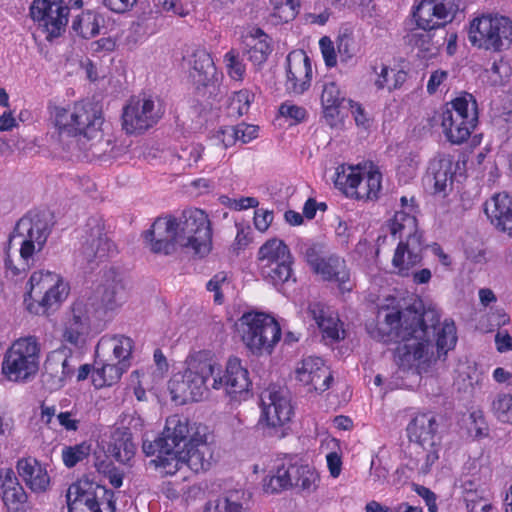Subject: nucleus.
Listing matches in <instances>:
<instances>
[{"label": "nucleus", "instance_id": "obj_61", "mask_svg": "<svg viewBox=\"0 0 512 512\" xmlns=\"http://www.w3.org/2000/svg\"><path fill=\"white\" fill-rule=\"evenodd\" d=\"M97 471L108 480H123L125 474L122 470L117 468L111 461L103 460L96 464Z\"/></svg>", "mask_w": 512, "mask_h": 512}, {"label": "nucleus", "instance_id": "obj_32", "mask_svg": "<svg viewBox=\"0 0 512 512\" xmlns=\"http://www.w3.org/2000/svg\"><path fill=\"white\" fill-rule=\"evenodd\" d=\"M314 273L320 275L325 281L337 282L342 291L350 290L345 286L350 279L345 260L335 254L326 256Z\"/></svg>", "mask_w": 512, "mask_h": 512}, {"label": "nucleus", "instance_id": "obj_46", "mask_svg": "<svg viewBox=\"0 0 512 512\" xmlns=\"http://www.w3.org/2000/svg\"><path fill=\"white\" fill-rule=\"evenodd\" d=\"M381 189V173L378 171H369L363 178L361 190L354 191L357 198L374 199L378 197Z\"/></svg>", "mask_w": 512, "mask_h": 512}, {"label": "nucleus", "instance_id": "obj_41", "mask_svg": "<svg viewBox=\"0 0 512 512\" xmlns=\"http://www.w3.org/2000/svg\"><path fill=\"white\" fill-rule=\"evenodd\" d=\"M262 277L274 286L282 285L292 276V259L261 267Z\"/></svg>", "mask_w": 512, "mask_h": 512}, {"label": "nucleus", "instance_id": "obj_30", "mask_svg": "<svg viewBox=\"0 0 512 512\" xmlns=\"http://www.w3.org/2000/svg\"><path fill=\"white\" fill-rule=\"evenodd\" d=\"M429 171L432 177L429 181L433 182V193L446 195L448 187L452 186L455 175V167L451 157L444 156L435 159L430 163Z\"/></svg>", "mask_w": 512, "mask_h": 512}, {"label": "nucleus", "instance_id": "obj_6", "mask_svg": "<svg viewBox=\"0 0 512 512\" xmlns=\"http://www.w3.org/2000/svg\"><path fill=\"white\" fill-rule=\"evenodd\" d=\"M24 303L35 315H48L68 297L69 286L56 273L35 271L26 285Z\"/></svg>", "mask_w": 512, "mask_h": 512}, {"label": "nucleus", "instance_id": "obj_36", "mask_svg": "<svg viewBox=\"0 0 512 512\" xmlns=\"http://www.w3.org/2000/svg\"><path fill=\"white\" fill-rule=\"evenodd\" d=\"M345 101V96L335 82L331 81L323 85L321 104L324 117L330 125H332V121L338 116L339 108Z\"/></svg>", "mask_w": 512, "mask_h": 512}, {"label": "nucleus", "instance_id": "obj_62", "mask_svg": "<svg viewBox=\"0 0 512 512\" xmlns=\"http://www.w3.org/2000/svg\"><path fill=\"white\" fill-rule=\"evenodd\" d=\"M347 103L354 117L356 125L361 126L363 128H368L370 126V119L363 106L360 103L355 102L351 99H348Z\"/></svg>", "mask_w": 512, "mask_h": 512}, {"label": "nucleus", "instance_id": "obj_45", "mask_svg": "<svg viewBox=\"0 0 512 512\" xmlns=\"http://www.w3.org/2000/svg\"><path fill=\"white\" fill-rule=\"evenodd\" d=\"M342 171L337 169V176L335 179V185L339 187H345L346 189L361 190L363 186V177L360 172L356 171L355 168L349 166L347 169L342 166Z\"/></svg>", "mask_w": 512, "mask_h": 512}, {"label": "nucleus", "instance_id": "obj_1", "mask_svg": "<svg viewBox=\"0 0 512 512\" xmlns=\"http://www.w3.org/2000/svg\"><path fill=\"white\" fill-rule=\"evenodd\" d=\"M367 332L373 339L382 342H400L396 349L397 364L410 368L416 362L430 365L443 359L457 342L453 321L440 322L435 307L425 308L421 300L402 310L387 313L383 323L366 324Z\"/></svg>", "mask_w": 512, "mask_h": 512}, {"label": "nucleus", "instance_id": "obj_35", "mask_svg": "<svg viewBox=\"0 0 512 512\" xmlns=\"http://www.w3.org/2000/svg\"><path fill=\"white\" fill-rule=\"evenodd\" d=\"M307 314L316 322L324 338L331 341H338L340 339L338 330L339 319L327 316L323 304L311 303L308 306Z\"/></svg>", "mask_w": 512, "mask_h": 512}, {"label": "nucleus", "instance_id": "obj_33", "mask_svg": "<svg viewBox=\"0 0 512 512\" xmlns=\"http://www.w3.org/2000/svg\"><path fill=\"white\" fill-rule=\"evenodd\" d=\"M104 22V17L99 12L85 10L74 16L71 29L77 36L91 39L99 35Z\"/></svg>", "mask_w": 512, "mask_h": 512}, {"label": "nucleus", "instance_id": "obj_64", "mask_svg": "<svg viewBox=\"0 0 512 512\" xmlns=\"http://www.w3.org/2000/svg\"><path fill=\"white\" fill-rule=\"evenodd\" d=\"M413 490L424 499L429 512H437L438 506L436 503V495L429 488H426L422 485H418L413 482Z\"/></svg>", "mask_w": 512, "mask_h": 512}, {"label": "nucleus", "instance_id": "obj_7", "mask_svg": "<svg viewBox=\"0 0 512 512\" xmlns=\"http://www.w3.org/2000/svg\"><path fill=\"white\" fill-rule=\"evenodd\" d=\"M202 426L191 425L186 417L172 415L166 419L162 433L153 441H143L142 450L147 456L156 458L151 462L161 469V462L166 457L177 455L185 443L193 437L196 429L202 430Z\"/></svg>", "mask_w": 512, "mask_h": 512}, {"label": "nucleus", "instance_id": "obj_26", "mask_svg": "<svg viewBox=\"0 0 512 512\" xmlns=\"http://www.w3.org/2000/svg\"><path fill=\"white\" fill-rule=\"evenodd\" d=\"M484 211L498 229L512 236V198L498 193L485 203Z\"/></svg>", "mask_w": 512, "mask_h": 512}, {"label": "nucleus", "instance_id": "obj_49", "mask_svg": "<svg viewBox=\"0 0 512 512\" xmlns=\"http://www.w3.org/2000/svg\"><path fill=\"white\" fill-rule=\"evenodd\" d=\"M220 497L233 507L235 511L244 512L248 509L251 494L244 489H228Z\"/></svg>", "mask_w": 512, "mask_h": 512}, {"label": "nucleus", "instance_id": "obj_23", "mask_svg": "<svg viewBox=\"0 0 512 512\" xmlns=\"http://www.w3.org/2000/svg\"><path fill=\"white\" fill-rule=\"evenodd\" d=\"M295 373L298 381L320 393L328 390L333 382L332 373L320 357L304 358Z\"/></svg>", "mask_w": 512, "mask_h": 512}, {"label": "nucleus", "instance_id": "obj_9", "mask_svg": "<svg viewBox=\"0 0 512 512\" xmlns=\"http://www.w3.org/2000/svg\"><path fill=\"white\" fill-rule=\"evenodd\" d=\"M213 450L207 441L206 427L196 429L192 438L185 443L177 455L166 457L161 462V470L165 476H173L183 467L195 474L206 472L211 468Z\"/></svg>", "mask_w": 512, "mask_h": 512}, {"label": "nucleus", "instance_id": "obj_18", "mask_svg": "<svg viewBox=\"0 0 512 512\" xmlns=\"http://www.w3.org/2000/svg\"><path fill=\"white\" fill-rule=\"evenodd\" d=\"M144 241L154 254L171 255L180 247L176 217H158L151 228L143 233Z\"/></svg>", "mask_w": 512, "mask_h": 512}, {"label": "nucleus", "instance_id": "obj_34", "mask_svg": "<svg viewBox=\"0 0 512 512\" xmlns=\"http://www.w3.org/2000/svg\"><path fill=\"white\" fill-rule=\"evenodd\" d=\"M244 43L246 47L245 52L254 65L263 64L272 51L268 42V36L260 28L254 29L250 35H247Z\"/></svg>", "mask_w": 512, "mask_h": 512}, {"label": "nucleus", "instance_id": "obj_31", "mask_svg": "<svg viewBox=\"0 0 512 512\" xmlns=\"http://www.w3.org/2000/svg\"><path fill=\"white\" fill-rule=\"evenodd\" d=\"M275 468L276 472L269 480H317L321 477L314 467L298 461L293 462L292 458H286Z\"/></svg>", "mask_w": 512, "mask_h": 512}, {"label": "nucleus", "instance_id": "obj_4", "mask_svg": "<svg viewBox=\"0 0 512 512\" xmlns=\"http://www.w3.org/2000/svg\"><path fill=\"white\" fill-rule=\"evenodd\" d=\"M401 205L408 209L395 212L393 218L389 221L388 226L390 233L395 236L399 234L400 240L395 250L392 264L398 269L400 276H408L409 270L420 264L423 255L422 252L426 248L423 238V232L419 230L418 221L415 215L411 214L414 209L413 204L408 206V200L405 196L401 198ZM411 203L414 199H410Z\"/></svg>", "mask_w": 512, "mask_h": 512}, {"label": "nucleus", "instance_id": "obj_2", "mask_svg": "<svg viewBox=\"0 0 512 512\" xmlns=\"http://www.w3.org/2000/svg\"><path fill=\"white\" fill-rule=\"evenodd\" d=\"M186 382L189 383L195 401L202 400L209 391L208 381L212 377V388L223 389L231 398L237 394L247 393L251 386L248 370L242 366L237 357L228 359L225 372L215 375V365L205 354L199 352L191 356L185 369Z\"/></svg>", "mask_w": 512, "mask_h": 512}, {"label": "nucleus", "instance_id": "obj_22", "mask_svg": "<svg viewBox=\"0 0 512 512\" xmlns=\"http://www.w3.org/2000/svg\"><path fill=\"white\" fill-rule=\"evenodd\" d=\"M458 9L459 6L422 0L413 12V17L418 28H445L446 24L453 20Z\"/></svg>", "mask_w": 512, "mask_h": 512}, {"label": "nucleus", "instance_id": "obj_29", "mask_svg": "<svg viewBox=\"0 0 512 512\" xmlns=\"http://www.w3.org/2000/svg\"><path fill=\"white\" fill-rule=\"evenodd\" d=\"M190 77L197 88L206 87L216 74L211 55L205 49H197L191 55Z\"/></svg>", "mask_w": 512, "mask_h": 512}, {"label": "nucleus", "instance_id": "obj_52", "mask_svg": "<svg viewBox=\"0 0 512 512\" xmlns=\"http://www.w3.org/2000/svg\"><path fill=\"white\" fill-rule=\"evenodd\" d=\"M324 248H325L324 245H322L320 243L304 245L301 248V252L304 256V259L307 262V264L310 266V268L312 269L313 272L321 264L323 259L326 257Z\"/></svg>", "mask_w": 512, "mask_h": 512}, {"label": "nucleus", "instance_id": "obj_54", "mask_svg": "<svg viewBox=\"0 0 512 512\" xmlns=\"http://www.w3.org/2000/svg\"><path fill=\"white\" fill-rule=\"evenodd\" d=\"M224 62L226 64L228 74L235 80L242 79L245 73V65L239 57V52L231 49L224 55Z\"/></svg>", "mask_w": 512, "mask_h": 512}, {"label": "nucleus", "instance_id": "obj_43", "mask_svg": "<svg viewBox=\"0 0 512 512\" xmlns=\"http://www.w3.org/2000/svg\"><path fill=\"white\" fill-rule=\"evenodd\" d=\"M16 469L22 480H44L47 476L46 469L32 457L18 460Z\"/></svg>", "mask_w": 512, "mask_h": 512}, {"label": "nucleus", "instance_id": "obj_60", "mask_svg": "<svg viewBox=\"0 0 512 512\" xmlns=\"http://www.w3.org/2000/svg\"><path fill=\"white\" fill-rule=\"evenodd\" d=\"M97 471L108 480H123L125 474L122 470L117 468L111 461L103 460L96 464Z\"/></svg>", "mask_w": 512, "mask_h": 512}, {"label": "nucleus", "instance_id": "obj_47", "mask_svg": "<svg viewBox=\"0 0 512 512\" xmlns=\"http://www.w3.org/2000/svg\"><path fill=\"white\" fill-rule=\"evenodd\" d=\"M253 98L254 94H252L247 89H242L235 92L228 106L229 115L242 116L246 114L249 110Z\"/></svg>", "mask_w": 512, "mask_h": 512}, {"label": "nucleus", "instance_id": "obj_15", "mask_svg": "<svg viewBox=\"0 0 512 512\" xmlns=\"http://www.w3.org/2000/svg\"><path fill=\"white\" fill-rule=\"evenodd\" d=\"M78 364L77 357L66 346H61L48 353L43 366L41 381L49 391L61 389L70 379Z\"/></svg>", "mask_w": 512, "mask_h": 512}, {"label": "nucleus", "instance_id": "obj_13", "mask_svg": "<svg viewBox=\"0 0 512 512\" xmlns=\"http://www.w3.org/2000/svg\"><path fill=\"white\" fill-rule=\"evenodd\" d=\"M468 38L473 46L500 52L512 43V21L505 16L482 15L471 22Z\"/></svg>", "mask_w": 512, "mask_h": 512}, {"label": "nucleus", "instance_id": "obj_12", "mask_svg": "<svg viewBox=\"0 0 512 512\" xmlns=\"http://www.w3.org/2000/svg\"><path fill=\"white\" fill-rule=\"evenodd\" d=\"M68 512H115L114 492L98 482H73L66 493Z\"/></svg>", "mask_w": 512, "mask_h": 512}, {"label": "nucleus", "instance_id": "obj_5", "mask_svg": "<svg viewBox=\"0 0 512 512\" xmlns=\"http://www.w3.org/2000/svg\"><path fill=\"white\" fill-rule=\"evenodd\" d=\"M54 122L59 135L77 137L75 142L91 141L85 149L100 144L104 138V118L101 107L91 101L76 103L72 109L54 108Z\"/></svg>", "mask_w": 512, "mask_h": 512}, {"label": "nucleus", "instance_id": "obj_8", "mask_svg": "<svg viewBox=\"0 0 512 512\" xmlns=\"http://www.w3.org/2000/svg\"><path fill=\"white\" fill-rule=\"evenodd\" d=\"M242 341L255 355L271 354L281 338V327L276 319L262 312L244 313L240 318Z\"/></svg>", "mask_w": 512, "mask_h": 512}, {"label": "nucleus", "instance_id": "obj_37", "mask_svg": "<svg viewBox=\"0 0 512 512\" xmlns=\"http://www.w3.org/2000/svg\"><path fill=\"white\" fill-rule=\"evenodd\" d=\"M292 259L290 250L284 241L273 238L266 241L258 251L259 266L271 265Z\"/></svg>", "mask_w": 512, "mask_h": 512}, {"label": "nucleus", "instance_id": "obj_53", "mask_svg": "<svg viewBox=\"0 0 512 512\" xmlns=\"http://www.w3.org/2000/svg\"><path fill=\"white\" fill-rule=\"evenodd\" d=\"M258 127L248 125L245 123L238 124L237 126L227 127L223 133H228L233 140H241L243 143H248L257 137Z\"/></svg>", "mask_w": 512, "mask_h": 512}, {"label": "nucleus", "instance_id": "obj_38", "mask_svg": "<svg viewBox=\"0 0 512 512\" xmlns=\"http://www.w3.org/2000/svg\"><path fill=\"white\" fill-rule=\"evenodd\" d=\"M442 112H451L456 120H469L475 117V123L478 124V105L474 96L470 93L464 92L462 95L456 97L451 102L446 104L445 110Z\"/></svg>", "mask_w": 512, "mask_h": 512}, {"label": "nucleus", "instance_id": "obj_51", "mask_svg": "<svg viewBox=\"0 0 512 512\" xmlns=\"http://www.w3.org/2000/svg\"><path fill=\"white\" fill-rule=\"evenodd\" d=\"M422 31H412L407 35V42L409 45L419 48L423 52H432L430 40H432L431 31H437L439 28H420Z\"/></svg>", "mask_w": 512, "mask_h": 512}, {"label": "nucleus", "instance_id": "obj_42", "mask_svg": "<svg viewBox=\"0 0 512 512\" xmlns=\"http://www.w3.org/2000/svg\"><path fill=\"white\" fill-rule=\"evenodd\" d=\"M168 388L172 397V400L179 404H186L188 402H194L195 399L192 397L189 383L186 382L185 371L183 373L175 374L168 383Z\"/></svg>", "mask_w": 512, "mask_h": 512}, {"label": "nucleus", "instance_id": "obj_44", "mask_svg": "<svg viewBox=\"0 0 512 512\" xmlns=\"http://www.w3.org/2000/svg\"><path fill=\"white\" fill-rule=\"evenodd\" d=\"M270 3L273 6V16L283 22L293 20L300 8L299 0H270Z\"/></svg>", "mask_w": 512, "mask_h": 512}, {"label": "nucleus", "instance_id": "obj_25", "mask_svg": "<svg viewBox=\"0 0 512 512\" xmlns=\"http://www.w3.org/2000/svg\"><path fill=\"white\" fill-rule=\"evenodd\" d=\"M286 91L290 94L301 95L310 87L312 78V65L310 58L303 54L302 58L291 61V55L287 56Z\"/></svg>", "mask_w": 512, "mask_h": 512}, {"label": "nucleus", "instance_id": "obj_28", "mask_svg": "<svg viewBox=\"0 0 512 512\" xmlns=\"http://www.w3.org/2000/svg\"><path fill=\"white\" fill-rule=\"evenodd\" d=\"M440 119L447 140L457 145L466 142L477 126L474 116L471 117L470 121L465 119L456 120L451 112H442Z\"/></svg>", "mask_w": 512, "mask_h": 512}, {"label": "nucleus", "instance_id": "obj_21", "mask_svg": "<svg viewBox=\"0 0 512 512\" xmlns=\"http://www.w3.org/2000/svg\"><path fill=\"white\" fill-rule=\"evenodd\" d=\"M126 298L125 287L122 280L114 271L105 274L104 282L98 286L93 297L88 301L95 310L102 309L105 312L113 311L120 307Z\"/></svg>", "mask_w": 512, "mask_h": 512}, {"label": "nucleus", "instance_id": "obj_27", "mask_svg": "<svg viewBox=\"0 0 512 512\" xmlns=\"http://www.w3.org/2000/svg\"><path fill=\"white\" fill-rule=\"evenodd\" d=\"M107 452L116 461L126 464L135 455L136 445L128 428H116L110 436Z\"/></svg>", "mask_w": 512, "mask_h": 512}, {"label": "nucleus", "instance_id": "obj_39", "mask_svg": "<svg viewBox=\"0 0 512 512\" xmlns=\"http://www.w3.org/2000/svg\"><path fill=\"white\" fill-rule=\"evenodd\" d=\"M2 500L9 512H24L26 510L27 493L21 482H2Z\"/></svg>", "mask_w": 512, "mask_h": 512}, {"label": "nucleus", "instance_id": "obj_14", "mask_svg": "<svg viewBox=\"0 0 512 512\" xmlns=\"http://www.w3.org/2000/svg\"><path fill=\"white\" fill-rule=\"evenodd\" d=\"M115 250L114 244L107 237L102 216L94 215L87 219L81 236L79 255L82 262L94 269Z\"/></svg>", "mask_w": 512, "mask_h": 512}, {"label": "nucleus", "instance_id": "obj_56", "mask_svg": "<svg viewBox=\"0 0 512 512\" xmlns=\"http://www.w3.org/2000/svg\"><path fill=\"white\" fill-rule=\"evenodd\" d=\"M425 463L418 469L417 473H414V468L412 466H407L406 469L410 472V474L405 475L406 478L413 477H425L430 471L431 465L439 458L438 449H429L425 450Z\"/></svg>", "mask_w": 512, "mask_h": 512}, {"label": "nucleus", "instance_id": "obj_20", "mask_svg": "<svg viewBox=\"0 0 512 512\" xmlns=\"http://www.w3.org/2000/svg\"><path fill=\"white\" fill-rule=\"evenodd\" d=\"M442 421L443 417L433 412L417 414L407 426L410 441L423 450L438 449L441 445L439 428Z\"/></svg>", "mask_w": 512, "mask_h": 512}, {"label": "nucleus", "instance_id": "obj_58", "mask_svg": "<svg viewBox=\"0 0 512 512\" xmlns=\"http://www.w3.org/2000/svg\"><path fill=\"white\" fill-rule=\"evenodd\" d=\"M319 46L326 66L334 67L337 64V55L331 39L328 36L322 37Z\"/></svg>", "mask_w": 512, "mask_h": 512}, {"label": "nucleus", "instance_id": "obj_48", "mask_svg": "<svg viewBox=\"0 0 512 512\" xmlns=\"http://www.w3.org/2000/svg\"><path fill=\"white\" fill-rule=\"evenodd\" d=\"M90 455V445L86 442L74 446L65 447L62 451V459L68 468L74 467Z\"/></svg>", "mask_w": 512, "mask_h": 512}, {"label": "nucleus", "instance_id": "obj_11", "mask_svg": "<svg viewBox=\"0 0 512 512\" xmlns=\"http://www.w3.org/2000/svg\"><path fill=\"white\" fill-rule=\"evenodd\" d=\"M180 247L187 253L202 258L209 254L212 246V230L207 214L201 209L184 210L176 218Z\"/></svg>", "mask_w": 512, "mask_h": 512}, {"label": "nucleus", "instance_id": "obj_40", "mask_svg": "<svg viewBox=\"0 0 512 512\" xmlns=\"http://www.w3.org/2000/svg\"><path fill=\"white\" fill-rule=\"evenodd\" d=\"M127 367L128 363L124 362L103 364L100 368L93 370L92 383L96 388L111 386L120 380Z\"/></svg>", "mask_w": 512, "mask_h": 512}, {"label": "nucleus", "instance_id": "obj_3", "mask_svg": "<svg viewBox=\"0 0 512 512\" xmlns=\"http://www.w3.org/2000/svg\"><path fill=\"white\" fill-rule=\"evenodd\" d=\"M49 234L48 223L39 213H28L17 221L4 260L5 268L12 276H19L29 269L28 260L44 248Z\"/></svg>", "mask_w": 512, "mask_h": 512}, {"label": "nucleus", "instance_id": "obj_55", "mask_svg": "<svg viewBox=\"0 0 512 512\" xmlns=\"http://www.w3.org/2000/svg\"><path fill=\"white\" fill-rule=\"evenodd\" d=\"M114 341L115 343L113 346V354L114 357L118 360L117 363H127L133 348L132 339L126 336H119L114 338Z\"/></svg>", "mask_w": 512, "mask_h": 512}, {"label": "nucleus", "instance_id": "obj_50", "mask_svg": "<svg viewBox=\"0 0 512 512\" xmlns=\"http://www.w3.org/2000/svg\"><path fill=\"white\" fill-rule=\"evenodd\" d=\"M491 407L498 420L502 422H509L512 419V395H497L492 401Z\"/></svg>", "mask_w": 512, "mask_h": 512}, {"label": "nucleus", "instance_id": "obj_10", "mask_svg": "<svg viewBox=\"0 0 512 512\" xmlns=\"http://www.w3.org/2000/svg\"><path fill=\"white\" fill-rule=\"evenodd\" d=\"M40 343L35 336L20 338L4 355L2 373L13 382H26L39 370Z\"/></svg>", "mask_w": 512, "mask_h": 512}, {"label": "nucleus", "instance_id": "obj_19", "mask_svg": "<svg viewBox=\"0 0 512 512\" xmlns=\"http://www.w3.org/2000/svg\"><path fill=\"white\" fill-rule=\"evenodd\" d=\"M262 416L268 427L277 429L288 423L293 414L288 392L284 389L269 388L261 394Z\"/></svg>", "mask_w": 512, "mask_h": 512}, {"label": "nucleus", "instance_id": "obj_16", "mask_svg": "<svg viewBox=\"0 0 512 512\" xmlns=\"http://www.w3.org/2000/svg\"><path fill=\"white\" fill-rule=\"evenodd\" d=\"M162 114L160 106L152 98L133 97L123 109V129L128 134H141L153 127Z\"/></svg>", "mask_w": 512, "mask_h": 512}, {"label": "nucleus", "instance_id": "obj_59", "mask_svg": "<svg viewBox=\"0 0 512 512\" xmlns=\"http://www.w3.org/2000/svg\"><path fill=\"white\" fill-rule=\"evenodd\" d=\"M227 281V275L224 272L215 274L207 283L206 288L208 291L214 292V301L218 304L223 302V294L221 287Z\"/></svg>", "mask_w": 512, "mask_h": 512}, {"label": "nucleus", "instance_id": "obj_24", "mask_svg": "<svg viewBox=\"0 0 512 512\" xmlns=\"http://www.w3.org/2000/svg\"><path fill=\"white\" fill-rule=\"evenodd\" d=\"M90 302L84 299L77 300L71 306L70 313L65 322L63 338L66 342L78 346L83 342V336L90 326Z\"/></svg>", "mask_w": 512, "mask_h": 512}, {"label": "nucleus", "instance_id": "obj_17", "mask_svg": "<svg viewBox=\"0 0 512 512\" xmlns=\"http://www.w3.org/2000/svg\"><path fill=\"white\" fill-rule=\"evenodd\" d=\"M68 8L63 0H34L30 15L47 32V39L59 37L68 23Z\"/></svg>", "mask_w": 512, "mask_h": 512}, {"label": "nucleus", "instance_id": "obj_63", "mask_svg": "<svg viewBox=\"0 0 512 512\" xmlns=\"http://www.w3.org/2000/svg\"><path fill=\"white\" fill-rule=\"evenodd\" d=\"M156 6L164 12L180 17L188 15V11L183 8L179 0H157Z\"/></svg>", "mask_w": 512, "mask_h": 512}, {"label": "nucleus", "instance_id": "obj_57", "mask_svg": "<svg viewBox=\"0 0 512 512\" xmlns=\"http://www.w3.org/2000/svg\"><path fill=\"white\" fill-rule=\"evenodd\" d=\"M466 489L465 501L469 512H490L492 506L487 500L479 499L476 500V492L471 489Z\"/></svg>", "mask_w": 512, "mask_h": 512}]
</instances>
